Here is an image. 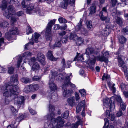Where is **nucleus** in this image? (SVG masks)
Listing matches in <instances>:
<instances>
[{
    "label": "nucleus",
    "mask_w": 128,
    "mask_h": 128,
    "mask_svg": "<svg viewBox=\"0 0 128 128\" xmlns=\"http://www.w3.org/2000/svg\"><path fill=\"white\" fill-rule=\"evenodd\" d=\"M18 78L17 76H13L10 78V82L1 87V90L3 95L5 97V103L9 104L10 102L13 100L16 96L18 94L19 87Z\"/></svg>",
    "instance_id": "nucleus-1"
},
{
    "label": "nucleus",
    "mask_w": 128,
    "mask_h": 128,
    "mask_svg": "<svg viewBox=\"0 0 128 128\" xmlns=\"http://www.w3.org/2000/svg\"><path fill=\"white\" fill-rule=\"evenodd\" d=\"M104 104L105 107L107 108L106 114L107 117L110 118L111 121H113L115 118L114 114H110V111L114 108V102L113 103L112 101L108 98H106L104 100Z\"/></svg>",
    "instance_id": "nucleus-2"
},
{
    "label": "nucleus",
    "mask_w": 128,
    "mask_h": 128,
    "mask_svg": "<svg viewBox=\"0 0 128 128\" xmlns=\"http://www.w3.org/2000/svg\"><path fill=\"white\" fill-rule=\"evenodd\" d=\"M64 120L60 116H58L56 118H52L51 119V124L53 126L51 128H59L64 126Z\"/></svg>",
    "instance_id": "nucleus-3"
},
{
    "label": "nucleus",
    "mask_w": 128,
    "mask_h": 128,
    "mask_svg": "<svg viewBox=\"0 0 128 128\" xmlns=\"http://www.w3.org/2000/svg\"><path fill=\"white\" fill-rule=\"evenodd\" d=\"M56 21L55 19L51 20L48 24L45 33L46 38L48 41L51 40H52V36L51 34V30L52 26L54 24Z\"/></svg>",
    "instance_id": "nucleus-4"
},
{
    "label": "nucleus",
    "mask_w": 128,
    "mask_h": 128,
    "mask_svg": "<svg viewBox=\"0 0 128 128\" xmlns=\"http://www.w3.org/2000/svg\"><path fill=\"white\" fill-rule=\"evenodd\" d=\"M35 4H30L27 7L26 12L27 14H30L31 12L33 11L35 12L38 15L40 16H42L43 14L41 13V11L38 8H35Z\"/></svg>",
    "instance_id": "nucleus-5"
},
{
    "label": "nucleus",
    "mask_w": 128,
    "mask_h": 128,
    "mask_svg": "<svg viewBox=\"0 0 128 128\" xmlns=\"http://www.w3.org/2000/svg\"><path fill=\"white\" fill-rule=\"evenodd\" d=\"M72 74H67L66 76V78L64 80V84L62 85V87H64V86H70L71 87L73 88H74L75 87V85L72 84L70 82V77L72 75Z\"/></svg>",
    "instance_id": "nucleus-6"
},
{
    "label": "nucleus",
    "mask_w": 128,
    "mask_h": 128,
    "mask_svg": "<svg viewBox=\"0 0 128 128\" xmlns=\"http://www.w3.org/2000/svg\"><path fill=\"white\" fill-rule=\"evenodd\" d=\"M15 9L14 7L12 5L9 6L6 9V10L4 11V12L3 15L7 19L9 18L11 16V13L10 12H14L15 11Z\"/></svg>",
    "instance_id": "nucleus-7"
},
{
    "label": "nucleus",
    "mask_w": 128,
    "mask_h": 128,
    "mask_svg": "<svg viewBox=\"0 0 128 128\" xmlns=\"http://www.w3.org/2000/svg\"><path fill=\"white\" fill-rule=\"evenodd\" d=\"M76 0H64L61 2L60 6L64 9L67 8L68 4H71L72 5L74 4Z\"/></svg>",
    "instance_id": "nucleus-8"
},
{
    "label": "nucleus",
    "mask_w": 128,
    "mask_h": 128,
    "mask_svg": "<svg viewBox=\"0 0 128 128\" xmlns=\"http://www.w3.org/2000/svg\"><path fill=\"white\" fill-rule=\"evenodd\" d=\"M51 78L52 81L54 80L55 78L57 80H61L63 78L64 76L62 74H58L57 72L56 71L52 73Z\"/></svg>",
    "instance_id": "nucleus-9"
},
{
    "label": "nucleus",
    "mask_w": 128,
    "mask_h": 128,
    "mask_svg": "<svg viewBox=\"0 0 128 128\" xmlns=\"http://www.w3.org/2000/svg\"><path fill=\"white\" fill-rule=\"evenodd\" d=\"M82 21L80 20L78 24L76 26V31H80L82 33L85 34L86 30L82 25Z\"/></svg>",
    "instance_id": "nucleus-10"
},
{
    "label": "nucleus",
    "mask_w": 128,
    "mask_h": 128,
    "mask_svg": "<svg viewBox=\"0 0 128 128\" xmlns=\"http://www.w3.org/2000/svg\"><path fill=\"white\" fill-rule=\"evenodd\" d=\"M24 100V96H17V98H15L14 103L20 106V105L23 104Z\"/></svg>",
    "instance_id": "nucleus-11"
},
{
    "label": "nucleus",
    "mask_w": 128,
    "mask_h": 128,
    "mask_svg": "<svg viewBox=\"0 0 128 128\" xmlns=\"http://www.w3.org/2000/svg\"><path fill=\"white\" fill-rule=\"evenodd\" d=\"M49 111L51 112L49 115L47 116H46L48 120H49L50 118H51V119L52 118H52V117L54 116H55V114L53 112L54 110V106L51 104H50L49 107Z\"/></svg>",
    "instance_id": "nucleus-12"
},
{
    "label": "nucleus",
    "mask_w": 128,
    "mask_h": 128,
    "mask_svg": "<svg viewBox=\"0 0 128 128\" xmlns=\"http://www.w3.org/2000/svg\"><path fill=\"white\" fill-rule=\"evenodd\" d=\"M114 20L115 22L116 23L120 26H122L123 23V21L122 18L120 17L116 16L114 17Z\"/></svg>",
    "instance_id": "nucleus-13"
},
{
    "label": "nucleus",
    "mask_w": 128,
    "mask_h": 128,
    "mask_svg": "<svg viewBox=\"0 0 128 128\" xmlns=\"http://www.w3.org/2000/svg\"><path fill=\"white\" fill-rule=\"evenodd\" d=\"M54 81L52 80L51 78L50 80L49 85L50 89L52 91H54L56 90L57 88L55 84L53 82Z\"/></svg>",
    "instance_id": "nucleus-14"
},
{
    "label": "nucleus",
    "mask_w": 128,
    "mask_h": 128,
    "mask_svg": "<svg viewBox=\"0 0 128 128\" xmlns=\"http://www.w3.org/2000/svg\"><path fill=\"white\" fill-rule=\"evenodd\" d=\"M96 6L94 3H93L89 10L90 12L89 15L90 16H91L92 14L94 13L96 11Z\"/></svg>",
    "instance_id": "nucleus-15"
},
{
    "label": "nucleus",
    "mask_w": 128,
    "mask_h": 128,
    "mask_svg": "<svg viewBox=\"0 0 128 128\" xmlns=\"http://www.w3.org/2000/svg\"><path fill=\"white\" fill-rule=\"evenodd\" d=\"M67 102L71 106H72L75 104V101L74 97H70L67 99Z\"/></svg>",
    "instance_id": "nucleus-16"
},
{
    "label": "nucleus",
    "mask_w": 128,
    "mask_h": 128,
    "mask_svg": "<svg viewBox=\"0 0 128 128\" xmlns=\"http://www.w3.org/2000/svg\"><path fill=\"white\" fill-rule=\"evenodd\" d=\"M31 92H34L38 90L39 88V85L37 84H32L30 85Z\"/></svg>",
    "instance_id": "nucleus-17"
},
{
    "label": "nucleus",
    "mask_w": 128,
    "mask_h": 128,
    "mask_svg": "<svg viewBox=\"0 0 128 128\" xmlns=\"http://www.w3.org/2000/svg\"><path fill=\"white\" fill-rule=\"evenodd\" d=\"M97 59L100 62H108V58L103 56H97Z\"/></svg>",
    "instance_id": "nucleus-18"
},
{
    "label": "nucleus",
    "mask_w": 128,
    "mask_h": 128,
    "mask_svg": "<svg viewBox=\"0 0 128 128\" xmlns=\"http://www.w3.org/2000/svg\"><path fill=\"white\" fill-rule=\"evenodd\" d=\"M100 19L102 21L105 20L106 23H108L110 20V19L107 16H105L103 14H99Z\"/></svg>",
    "instance_id": "nucleus-19"
},
{
    "label": "nucleus",
    "mask_w": 128,
    "mask_h": 128,
    "mask_svg": "<svg viewBox=\"0 0 128 128\" xmlns=\"http://www.w3.org/2000/svg\"><path fill=\"white\" fill-rule=\"evenodd\" d=\"M52 96H50L48 97V98L52 99L54 100V102H56L58 100V95L55 92H53L52 94ZM50 101L51 102V100H50Z\"/></svg>",
    "instance_id": "nucleus-20"
},
{
    "label": "nucleus",
    "mask_w": 128,
    "mask_h": 128,
    "mask_svg": "<svg viewBox=\"0 0 128 128\" xmlns=\"http://www.w3.org/2000/svg\"><path fill=\"white\" fill-rule=\"evenodd\" d=\"M44 56L42 53H39L37 54V59L39 61L41 62L44 60Z\"/></svg>",
    "instance_id": "nucleus-21"
},
{
    "label": "nucleus",
    "mask_w": 128,
    "mask_h": 128,
    "mask_svg": "<svg viewBox=\"0 0 128 128\" xmlns=\"http://www.w3.org/2000/svg\"><path fill=\"white\" fill-rule=\"evenodd\" d=\"M47 56L48 59L51 60H56V59L53 56L52 52L51 51H48Z\"/></svg>",
    "instance_id": "nucleus-22"
},
{
    "label": "nucleus",
    "mask_w": 128,
    "mask_h": 128,
    "mask_svg": "<svg viewBox=\"0 0 128 128\" xmlns=\"http://www.w3.org/2000/svg\"><path fill=\"white\" fill-rule=\"evenodd\" d=\"M108 85L109 88L112 90V92L114 93L116 92V89L114 87L115 84H112L110 82H108Z\"/></svg>",
    "instance_id": "nucleus-23"
},
{
    "label": "nucleus",
    "mask_w": 128,
    "mask_h": 128,
    "mask_svg": "<svg viewBox=\"0 0 128 128\" xmlns=\"http://www.w3.org/2000/svg\"><path fill=\"white\" fill-rule=\"evenodd\" d=\"M40 66L39 64L37 62H36L33 64L31 70L33 71L39 69Z\"/></svg>",
    "instance_id": "nucleus-24"
},
{
    "label": "nucleus",
    "mask_w": 128,
    "mask_h": 128,
    "mask_svg": "<svg viewBox=\"0 0 128 128\" xmlns=\"http://www.w3.org/2000/svg\"><path fill=\"white\" fill-rule=\"evenodd\" d=\"M94 52V50L92 48H87L86 53L88 55L92 54Z\"/></svg>",
    "instance_id": "nucleus-25"
},
{
    "label": "nucleus",
    "mask_w": 128,
    "mask_h": 128,
    "mask_svg": "<svg viewBox=\"0 0 128 128\" xmlns=\"http://www.w3.org/2000/svg\"><path fill=\"white\" fill-rule=\"evenodd\" d=\"M95 60L94 59H92L91 60L88 64V66L90 69H92L94 67L95 64Z\"/></svg>",
    "instance_id": "nucleus-26"
},
{
    "label": "nucleus",
    "mask_w": 128,
    "mask_h": 128,
    "mask_svg": "<svg viewBox=\"0 0 128 128\" xmlns=\"http://www.w3.org/2000/svg\"><path fill=\"white\" fill-rule=\"evenodd\" d=\"M30 80H31L29 78L25 77L22 78L21 79V82L24 84L30 82Z\"/></svg>",
    "instance_id": "nucleus-27"
},
{
    "label": "nucleus",
    "mask_w": 128,
    "mask_h": 128,
    "mask_svg": "<svg viewBox=\"0 0 128 128\" xmlns=\"http://www.w3.org/2000/svg\"><path fill=\"white\" fill-rule=\"evenodd\" d=\"M62 41L61 40L58 41L56 42L55 43L51 46V48H53L56 47H60L62 45Z\"/></svg>",
    "instance_id": "nucleus-28"
},
{
    "label": "nucleus",
    "mask_w": 128,
    "mask_h": 128,
    "mask_svg": "<svg viewBox=\"0 0 128 128\" xmlns=\"http://www.w3.org/2000/svg\"><path fill=\"white\" fill-rule=\"evenodd\" d=\"M7 2L6 1H3L2 2L0 7L2 8V10H6V8L7 7Z\"/></svg>",
    "instance_id": "nucleus-29"
},
{
    "label": "nucleus",
    "mask_w": 128,
    "mask_h": 128,
    "mask_svg": "<svg viewBox=\"0 0 128 128\" xmlns=\"http://www.w3.org/2000/svg\"><path fill=\"white\" fill-rule=\"evenodd\" d=\"M10 34L13 35L17 34L18 32L17 28L16 27H14L10 32Z\"/></svg>",
    "instance_id": "nucleus-30"
},
{
    "label": "nucleus",
    "mask_w": 128,
    "mask_h": 128,
    "mask_svg": "<svg viewBox=\"0 0 128 128\" xmlns=\"http://www.w3.org/2000/svg\"><path fill=\"white\" fill-rule=\"evenodd\" d=\"M120 42L122 44L125 43L126 42V38L123 36H120L118 37Z\"/></svg>",
    "instance_id": "nucleus-31"
},
{
    "label": "nucleus",
    "mask_w": 128,
    "mask_h": 128,
    "mask_svg": "<svg viewBox=\"0 0 128 128\" xmlns=\"http://www.w3.org/2000/svg\"><path fill=\"white\" fill-rule=\"evenodd\" d=\"M84 42V39L82 38L79 37L77 40L76 44L78 46H80Z\"/></svg>",
    "instance_id": "nucleus-32"
},
{
    "label": "nucleus",
    "mask_w": 128,
    "mask_h": 128,
    "mask_svg": "<svg viewBox=\"0 0 128 128\" xmlns=\"http://www.w3.org/2000/svg\"><path fill=\"white\" fill-rule=\"evenodd\" d=\"M34 41L35 42L37 43L38 42V40L39 37L40 36V35L37 32H35L34 34Z\"/></svg>",
    "instance_id": "nucleus-33"
},
{
    "label": "nucleus",
    "mask_w": 128,
    "mask_h": 128,
    "mask_svg": "<svg viewBox=\"0 0 128 128\" xmlns=\"http://www.w3.org/2000/svg\"><path fill=\"white\" fill-rule=\"evenodd\" d=\"M8 23L7 22H0V27L6 28L8 25Z\"/></svg>",
    "instance_id": "nucleus-34"
},
{
    "label": "nucleus",
    "mask_w": 128,
    "mask_h": 128,
    "mask_svg": "<svg viewBox=\"0 0 128 128\" xmlns=\"http://www.w3.org/2000/svg\"><path fill=\"white\" fill-rule=\"evenodd\" d=\"M109 29L106 27L104 29L102 32V34L104 36H106L108 35V31L109 30Z\"/></svg>",
    "instance_id": "nucleus-35"
},
{
    "label": "nucleus",
    "mask_w": 128,
    "mask_h": 128,
    "mask_svg": "<svg viewBox=\"0 0 128 128\" xmlns=\"http://www.w3.org/2000/svg\"><path fill=\"white\" fill-rule=\"evenodd\" d=\"M111 5L112 6L114 7L116 5H118L120 4V2H119L117 0H111Z\"/></svg>",
    "instance_id": "nucleus-36"
},
{
    "label": "nucleus",
    "mask_w": 128,
    "mask_h": 128,
    "mask_svg": "<svg viewBox=\"0 0 128 128\" xmlns=\"http://www.w3.org/2000/svg\"><path fill=\"white\" fill-rule=\"evenodd\" d=\"M69 112L68 111H66L61 114V116L62 118H66L68 117Z\"/></svg>",
    "instance_id": "nucleus-37"
},
{
    "label": "nucleus",
    "mask_w": 128,
    "mask_h": 128,
    "mask_svg": "<svg viewBox=\"0 0 128 128\" xmlns=\"http://www.w3.org/2000/svg\"><path fill=\"white\" fill-rule=\"evenodd\" d=\"M10 3L15 4L16 6H19L20 4L18 0H10Z\"/></svg>",
    "instance_id": "nucleus-38"
},
{
    "label": "nucleus",
    "mask_w": 128,
    "mask_h": 128,
    "mask_svg": "<svg viewBox=\"0 0 128 128\" xmlns=\"http://www.w3.org/2000/svg\"><path fill=\"white\" fill-rule=\"evenodd\" d=\"M36 61V59L35 57H33L30 60H29L28 62V64L30 66L33 64L34 63V62Z\"/></svg>",
    "instance_id": "nucleus-39"
},
{
    "label": "nucleus",
    "mask_w": 128,
    "mask_h": 128,
    "mask_svg": "<svg viewBox=\"0 0 128 128\" xmlns=\"http://www.w3.org/2000/svg\"><path fill=\"white\" fill-rule=\"evenodd\" d=\"M23 91L24 92L26 93H28L30 92H31L30 85L26 86L24 89Z\"/></svg>",
    "instance_id": "nucleus-40"
},
{
    "label": "nucleus",
    "mask_w": 128,
    "mask_h": 128,
    "mask_svg": "<svg viewBox=\"0 0 128 128\" xmlns=\"http://www.w3.org/2000/svg\"><path fill=\"white\" fill-rule=\"evenodd\" d=\"M11 18V22L12 24H13L14 23L16 22L18 19V18L16 16H12V15L10 17Z\"/></svg>",
    "instance_id": "nucleus-41"
},
{
    "label": "nucleus",
    "mask_w": 128,
    "mask_h": 128,
    "mask_svg": "<svg viewBox=\"0 0 128 128\" xmlns=\"http://www.w3.org/2000/svg\"><path fill=\"white\" fill-rule=\"evenodd\" d=\"M86 24L87 28L89 29H90L92 28L93 26L91 21H87L86 22Z\"/></svg>",
    "instance_id": "nucleus-42"
},
{
    "label": "nucleus",
    "mask_w": 128,
    "mask_h": 128,
    "mask_svg": "<svg viewBox=\"0 0 128 128\" xmlns=\"http://www.w3.org/2000/svg\"><path fill=\"white\" fill-rule=\"evenodd\" d=\"M86 102L84 100H83L80 102L78 104V105L82 107L85 108L86 106Z\"/></svg>",
    "instance_id": "nucleus-43"
},
{
    "label": "nucleus",
    "mask_w": 128,
    "mask_h": 128,
    "mask_svg": "<svg viewBox=\"0 0 128 128\" xmlns=\"http://www.w3.org/2000/svg\"><path fill=\"white\" fill-rule=\"evenodd\" d=\"M104 120V125L103 128H108V126L109 125L108 120L107 118H105Z\"/></svg>",
    "instance_id": "nucleus-44"
},
{
    "label": "nucleus",
    "mask_w": 128,
    "mask_h": 128,
    "mask_svg": "<svg viewBox=\"0 0 128 128\" xmlns=\"http://www.w3.org/2000/svg\"><path fill=\"white\" fill-rule=\"evenodd\" d=\"M58 21L60 23H66L67 20L62 17H60L58 19Z\"/></svg>",
    "instance_id": "nucleus-45"
},
{
    "label": "nucleus",
    "mask_w": 128,
    "mask_h": 128,
    "mask_svg": "<svg viewBox=\"0 0 128 128\" xmlns=\"http://www.w3.org/2000/svg\"><path fill=\"white\" fill-rule=\"evenodd\" d=\"M61 64L62 65V70H64L65 68L66 67V64L65 62V59L64 58L62 59V62Z\"/></svg>",
    "instance_id": "nucleus-46"
},
{
    "label": "nucleus",
    "mask_w": 128,
    "mask_h": 128,
    "mask_svg": "<svg viewBox=\"0 0 128 128\" xmlns=\"http://www.w3.org/2000/svg\"><path fill=\"white\" fill-rule=\"evenodd\" d=\"M32 30L30 26H28L27 27L26 30V34L28 35L30 33H32Z\"/></svg>",
    "instance_id": "nucleus-47"
},
{
    "label": "nucleus",
    "mask_w": 128,
    "mask_h": 128,
    "mask_svg": "<svg viewBox=\"0 0 128 128\" xmlns=\"http://www.w3.org/2000/svg\"><path fill=\"white\" fill-rule=\"evenodd\" d=\"M14 71V68L12 66L8 67V72L10 74H12Z\"/></svg>",
    "instance_id": "nucleus-48"
},
{
    "label": "nucleus",
    "mask_w": 128,
    "mask_h": 128,
    "mask_svg": "<svg viewBox=\"0 0 128 128\" xmlns=\"http://www.w3.org/2000/svg\"><path fill=\"white\" fill-rule=\"evenodd\" d=\"M63 89V96L64 97H65L67 94V89L66 88V86H64V88L62 87H62Z\"/></svg>",
    "instance_id": "nucleus-49"
},
{
    "label": "nucleus",
    "mask_w": 128,
    "mask_h": 128,
    "mask_svg": "<svg viewBox=\"0 0 128 128\" xmlns=\"http://www.w3.org/2000/svg\"><path fill=\"white\" fill-rule=\"evenodd\" d=\"M82 96L83 97H85L86 94V92L84 89L80 90L79 91Z\"/></svg>",
    "instance_id": "nucleus-50"
},
{
    "label": "nucleus",
    "mask_w": 128,
    "mask_h": 128,
    "mask_svg": "<svg viewBox=\"0 0 128 128\" xmlns=\"http://www.w3.org/2000/svg\"><path fill=\"white\" fill-rule=\"evenodd\" d=\"M34 44V42H31L30 41V42L25 44V45L24 48L25 49H27L28 47V46H30V44L33 45Z\"/></svg>",
    "instance_id": "nucleus-51"
},
{
    "label": "nucleus",
    "mask_w": 128,
    "mask_h": 128,
    "mask_svg": "<svg viewBox=\"0 0 128 128\" xmlns=\"http://www.w3.org/2000/svg\"><path fill=\"white\" fill-rule=\"evenodd\" d=\"M109 78V76L107 74H104L102 78V80H104L105 79H106L107 80Z\"/></svg>",
    "instance_id": "nucleus-52"
},
{
    "label": "nucleus",
    "mask_w": 128,
    "mask_h": 128,
    "mask_svg": "<svg viewBox=\"0 0 128 128\" xmlns=\"http://www.w3.org/2000/svg\"><path fill=\"white\" fill-rule=\"evenodd\" d=\"M76 36V34L74 33H71L70 36V40H74V38Z\"/></svg>",
    "instance_id": "nucleus-53"
},
{
    "label": "nucleus",
    "mask_w": 128,
    "mask_h": 128,
    "mask_svg": "<svg viewBox=\"0 0 128 128\" xmlns=\"http://www.w3.org/2000/svg\"><path fill=\"white\" fill-rule=\"evenodd\" d=\"M123 113L121 110H119V111L117 112L116 114V116L118 117H120L122 116Z\"/></svg>",
    "instance_id": "nucleus-54"
},
{
    "label": "nucleus",
    "mask_w": 128,
    "mask_h": 128,
    "mask_svg": "<svg viewBox=\"0 0 128 128\" xmlns=\"http://www.w3.org/2000/svg\"><path fill=\"white\" fill-rule=\"evenodd\" d=\"M120 64L119 65L121 67V69L125 72V71H126L127 69L126 66L124 64L122 65H121Z\"/></svg>",
    "instance_id": "nucleus-55"
},
{
    "label": "nucleus",
    "mask_w": 128,
    "mask_h": 128,
    "mask_svg": "<svg viewBox=\"0 0 128 128\" xmlns=\"http://www.w3.org/2000/svg\"><path fill=\"white\" fill-rule=\"evenodd\" d=\"M77 122H76L75 124H72V128H78V126L80 124V123H77Z\"/></svg>",
    "instance_id": "nucleus-56"
},
{
    "label": "nucleus",
    "mask_w": 128,
    "mask_h": 128,
    "mask_svg": "<svg viewBox=\"0 0 128 128\" xmlns=\"http://www.w3.org/2000/svg\"><path fill=\"white\" fill-rule=\"evenodd\" d=\"M76 118L78 120V121L77 122H78L77 123H80L81 124L82 122V118L78 116H76Z\"/></svg>",
    "instance_id": "nucleus-57"
},
{
    "label": "nucleus",
    "mask_w": 128,
    "mask_h": 128,
    "mask_svg": "<svg viewBox=\"0 0 128 128\" xmlns=\"http://www.w3.org/2000/svg\"><path fill=\"white\" fill-rule=\"evenodd\" d=\"M103 13H104H104H105V14H107V9L105 7L103 8L102 11L100 12V14H103Z\"/></svg>",
    "instance_id": "nucleus-58"
},
{
    "label": "nucleus",
    "mask_w": 128,
    "mask_h": 128,
    "mask_svg": "<svg viewBox=\"0 0 128 128\" xmlns=\"http://www.w3.org/2000/svg\"><path fill=\"white\" fill-rule=\"evenodd\" d=\"M68 39V36H64L62 40V41L63 42L66 43Z\"/></svg>",
    "instance_id": "nucleus-59"
},
{
    "label": "nucleus",
    "mask_w": 128,
    "mask_h": 128,
    "mask_svg": "<svg viewBox=\"0 0 128 128\" xmlns=\"http://www.w3.org/2000/svg\"><path fill=\"white\" fill-rule=\"evenodd\" d=\"M29 110L31 114L32 115H35L36 114V112L31 108Z\"/></svg>",
    "instance_id": "nucleus-60"
},
{
    "label": "nucleus",
    "mask_w": 128,
    "mask_h": 128,
    "mask_svg": "<svg viewBox=\"0 0 128 128\" xmlns=\"http://www.w3.org/2000/svg\"><path fill=\"white\" fill-rule=\"evenodd\" d=\"M32 54V53L30 52H26L24 53L23 54V56H31Z\"/></svg>",
    "instance_id": "nucleus-61"
},
{
    "label": "nucleus",
    "mask_w": 128,
    "mask_h": 128,
    "mask_svg": "<svg viewBox=\"0 0 128 128\" xmlns=\"http://www.w3.org/2000/svg\"><path fill=\"white\" fill-rule=\"evenodd\" d=\"M41 77H38L37 76H34L33 77L32 79L34 81L39 80L41 79Z\"/></svg>",
    "instance_id": "nucleus-62"
},
{
    "label": "nucleus",
    "mask_w": 128,
    "mask_h": 128,
    "mask_svg": "<svg viewBox=\"0 0 128 128\" xmlns=\"http://www.w3.org/2000/svg\"><path fill=\"white\" fill-rule=\"evenodd\" d=\"M54 28L55 30H58L60 29V26L56 24L54 26Z\"/></svg>",
    "instance_id": "nucleus-63"
},
{
    "label": "nucleus",
    "mask_w": 128,
    "mask_h": 128,
    "mask_svg": "<svg viewBox=\"0 0 128 128\" xmlns=\"http://www.w3.org/2000/svg\"><path fill=\"white\" fill-rule=\"evenodd\" d=\"M22 59L21 58H20L18 59L17 64V66L18 68L20 66V64L22 62Z\"/></svg>",
    "instance_id": "nucleus-64"
}]
</instances>
